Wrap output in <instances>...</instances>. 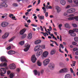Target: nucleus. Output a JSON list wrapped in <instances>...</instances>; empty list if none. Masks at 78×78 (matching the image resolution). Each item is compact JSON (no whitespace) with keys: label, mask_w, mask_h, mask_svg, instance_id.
<instances>
[{"label":"nucleus","mask_w":78,"mask_h":78,"mask_svg":"<svg viewBox=\"0 0 78 78\" xmlns=\"http://www.w3.org/2000/svg\"><path fill=\"white\" fill-rule=\"evenodd\" d=\"M24 47L25 48L24 49V51H28L29 50L30 47V45L28 43H27L24 45Z\"/></svg>","instance_id":"f257e3e1"},{"label":"nucleus","mask_w":78,"mask_h":78,"mask_svg":"<svg viewBox=\"0 0 78 78\" xmlns=\"http://www.w3.org/2000/svg\"><path fill=\"white\" fill-rule=\"evenodd\" d=\"M9 25V23L7 22H3L1 23V27H6Z\"/></svg>","instance_id":"f03ea898"},{"label":"nucleus","mask_w":78,"mask_h":78,"mask_svg":"<svg viewBox=\"0 0 78 78\" xmlns=\"http://www.w3.org/2000/svg\"><path fill=\"white\" fill-rule=\"evenodd\" d=\"M49 62L50 59H46L43 61V65L44 66H46L48 64Z\"/></svg>","instance_id":"7ed1b4c3"},{"label":"nucleus","mask_w":78,"mask_h":78,"mask_svg":"<svg viewBox=\"0 0 78 78\" xmlns=\"http://www.w3.org/2000/svg\"><path fill=\"white\" fill-rule=\"evenodd\" d=\"M43 51L41 49H39L38 50L36 54V56H39L40 55H41Z\"/></svg>","instance_id":"20e7f679"},{"label":"nucleus","mask_w":78,"mask_h":78,"mask_svg":"<svg viewBox=\"0 0 78 78\" xmlns=\"http://www.w3.org/2000/svg\"><path fill=\"white\" fill-rule=\"evenodd\" d=\"M75 9L74 8H71L68 10L67 12L68 13H70V14L75 12Z\"/></svg>","instance_id":"39448f33"},{"label":"nucleus","mask_w":78,"mask_h":78,"mask_svg":"<svg viewBox=\"0 0 78 78\" xmlns=\"http://www.w3.org/2000/svg\"><path fill=\"white\" fill-rule=\"evenodd\" d=\"M69 33L70 34L71 36H76V34L75 33H74V31L72 30H70L69 31Z\"/></svg>","instance_id":"423d86ee"},{"label":"nucleus","mask_w":78,"mask_h":78,"mask_svg":"<svg viewBox=\"0 0 78 78\" xmlns=\"http://www.w3.org/2000/svg\"><path fill=\"white\" fill-rule=\"evenodd\" d=\"M16 68V66L14 63L11 64L10 65V69H14Z\"/></svg>","instance_id":"0eeeda50"},{"label":"nucleus","mask_w":78,"mask_h":78,"mask_svg":"<svg viewBox=\"0 0 78 78\" xmlns=\"http://www.w3.org/2000/svg\"><path fill=\"white\" fill-rule=\"evenodd\" d=\"M31 60V61L33 63H34V62H36V61L37 60V58H36L35 55H34L32 56Z\"/></svg>","instance_id":"6e6552de"},{"label":"nucleus","mask_w":78,"mask_h":78,"mask_svg":"<svg viewBox=\"0 0 78 78\" xmlns=\"http://www.w3.org/2000/svg\"><path fill=\"white\" fill-rule=\"evenodd\" d=\"M68 72V69L66 68H63L61 69L60 71V73H65Z\"/></svg>","instance_id":"1a4fd4ad"},{"label":"nucleus","mask_w":78,"mask_h":78,"mask_svg":"<svg viewBox=\"0 0 78 78\" xmlns=\"http://www.w3.org/2000/svg\"><path fill=\"white\" fill-rule=\"evenodd\" d=\"M55 9L57 10V12L58 13H59V12H61V7H59L58 6H55Z\"/></svg>","instance_id":"9d476101"},{"label":"nucleus","mask_w":78,"mask_h":78,"mask_svg":"<svg viewBox=\"0 0 78 78\" xmlns=\"http://www.w3.org/2000/svg\"><path fill=\"white\" fill-rule=\"evenodd\" d=\"M48 52L47 51H45L44 52L43 54V57H42V58L43 59H44V58H46L47 56L48 55Z\"/></svg>","instance_id":"9b49d317"},{"label":"nucleus","mask_w":78,"mask_h":78,"mask_svg":"<svg viewBox=\"0 0 78 78\" xmlns=\"http://www.w3.org/2000/svg\"><path fill=\"white\" fill-rule=\"evenodd\" d=\"M40 47H41V45H40L38 44L35 47L34 49V50L35 51H36L39 50V48H40Z\"/></svg>","instance_id":"f8f14e48"},{"label":"nucleus","mask_w":78,"mask_h":78,"mask_svg":"<svg viewBox=\"0 0 78 78\" xmlns=\"http://www.w3.org/2000/svg\"><path fill=\"white\" fill-rule=\"evenodd\" d=\"M1 6H2V7H4V8H6V7H8V5L6 4V3L5 2L1 3Z\"/></svg>","instance_id":"ddd939ff"},{"label":"nucleus","mask_w":78,"mask_h":78,"mask_svg":"<svg viewBox=\"0 0 78 78\" xmlns=\"http://www.w3.org/2000/svg\"><path fill=\"white\" fill-rule=\"evenodd\" d=\"M60 3L61 4V5H62L63 6H64V5H66V1L64 0H60Z\"/></svg>","instance_id":"4468645a"},{"label":"nucleus","mask_w":78,"mask_h":78,"mask_svg":"<svg viewBox=\"0 0 78 78\" xmlns=\"http://www.w3.org/2000/svg\"><path fill=\"white\" fill-rule=\"evenodd\" d=\"M0 60L2 62H7V61H6V58H5V57L4 56L1 57Z\"/></svg>","instance_id":"2eb2a0df"},{"label":"nucleus","mask_w":78,"mask_h":78,"mask_svg":"<svg viewBox=\"0 0 78 78\" xmlns=\"http://www.w3.org/2000/svg\"><path fill=\"white\" fill-rule=\"evenodd\" d=\"M1 72L3 74H5L6 73V69L5 68H1Z\"/></svg>","instance_id":"dca6fc26"},{"label":"nucleus","mask_w":78,"mask_h":78,"mask_svg":"<svg viewBox=\"0 0 78 78\" xmlns=\"http://www.w3.org/2000/svg\"><path fill=\"white\" fill-rule=\"evenodd\" d=\"M8 36H9V33L6 32L5 34L4 35L2 36V38L3 39H6V37H8Z\"/></svg>","instance_id":"f3484780"},{"label":"nucleus","mask_w":78,"mask_h":78,"mask_svg":"<svg viewBox=\"0 0 78 78\" xmlns=\"http://www.w3.org/2000/svg\"><path fill=\"white\" fill-rule=\"evenodd\" d=\"M41 42V40H36L34 42V44L35 45H37V44H40Z\"/></svg>","instance_id":"a211bd4d"},{"label":"nucleus","mask_w":78,"mask_h":78,"mask_svg":"<svg viewBox=\"0 0 78 78\" xmlns=\"http://www.w3.org/2000/svg\"><path fill=\"white\" fill-rule=\"evenodd\" d=\"M65 78H72V77L70 75L68 74L65 75Z\"/></svg>","instance_id":"6ab92c4d"},{"label":"nucleus","mask_w":78,"mask_h":78,"mask_svg":"<svg viewBox=\"0 0 78 78\" xmlns=\"http://www.w3.org/2000/svg\"><path fill=\"white\" fill-rule=\"evenodd\" d=\"M16 52L14 51H10L8 52V54L9 55H13V54H15Z\"/></svg>","instance_id":"aec40b11"},{"label":"nucleus","mask_w":78,"mask_h":78,"mask_svg":"<svg viewBox=\"0 0 78 78\" xmlns=\"http://www.w3.org/2000/svg\"><path fill=\"white\" fill-rule=\"evenodd\" d=\"M26 31L25 29H23L20 31V34L22 35Z\"/></svg>","instance_id":"412c9836"},{"label":"nucleus","mask_w":78,"mask_h":78,"mask_svg":"<svg viewBox=\"0 0 78 78\" xmlns=\"http://www.w3.org/2000/svg\"><path fill=\"white\" fill-rule=\"evenodd\" d=\"M65 27H66V28H69L70 29L71 27H70V26L69 24L68 23H66L65 24Z\"/></svg>","instance_id":"4be33fe9"},{"label":"nucleus","mask_w":78,"mask_h":78,"mask_svg":"<svg viewBox=\"0 0 78 78\" xmlns=\"http://www.w3.org/2000/svg\"><path fill=\"white\" fill-rule=\"evenodd\" d=\"M7 66V63L6 62H4V63H2L0 65V66L1 67H6Z\"/></svg>","instance_id":"5701e85b"},{"label":"nucleus","mask_w":78,"mask_h":78,"mask_svg":"<svg viewBox=\"0 0 78 78\" xmlns=\"http://www.w3.org/2000/svg\"><path fill=\"white\" fill-rule=\"evenodd\" d=\"M32 38V34L31 33H29L28 34V39H31Z\"/></svg>","instance_id":"b1692460"},{"label":"nucleus","mask_w":78,"mask_h":78,"mask_svg":"<svg viewBox=\"0 0 78 78\" xmlns=\"http://www.w3.org/2000/svg\"><path fill=\"white\" fill-rule=\"evenodd\" d=\"M14 16V15L12 14H10L9 15V17H10V18H11V19H15V18H16V17L15 16Z\"/></svg>","instance_id":"393cba45"},{"label":"nucleus","mask_w":78,"mask_h":78,"mask_svg":"<svg viewBox=\"0 0 78 78\" xmlns=\"http://www.w3.org/2000/svg\"><path fill=\"white\" fill-rule=\"evenodd\" d=\"M37 65H38V66H42V63L39 60H38L37 61Z\"/></svg>","instance_id":"a878e982"},{"label":"nucleus","mask_w":78,"mask_h":78,"mask_svg":"<svg viewBox=\"0 0 78 78\" xmlns=\"http://www.w3.org/2000/svg\"><path fill=\"white\" fill-rule=\"evenodd\" d=\"M55 53H56V51L55 50H52L51 52V54L52 55H54Z\"/></svg>","instance_id":"bb28decb"},{"label":"nucleus","mask_w":78,"mask_h":78,"mask_svg":"<svg viewBox=\"0 0 78 78\" xmlns=\"http://www.w3.org/2000/svg\"><path fill=\"white\" fill-rule=\"evenodd\" d=\"M19 44L21 45H23L25 44V41H22L19 43Z\"/></svg>","instance_id":"cd10ccee"},{"label":"nucleus","mask_w":78,"mask_h":78,"mask_svg":"<svg viewBox=\"0 0 78 78\" xmlns=\"http://www.w3.org/2000/svg\"><path fill=\"white\" fill-rule=\"evenodd\" d=\"M48 67L49 68H50L51 69H53L54 68V67L53 66V65L51 64H50L48 66Z\"/></svg>","instance_id":"c85d7f7f"},{"label":"nucleus","mask_w":78,"mask_h":78,"mask_svg":"<svg viewBox=\"0 0 78 78\" xmlns=\"http://www.w3.org/2000/svg\"><path fill=\"white\" fill-rule=\"evenodd\" d=\"M15 37H16L15 36L12 37V38H11L9 40V41L12 42V41H13V40H14V39H15Z\"/></svg>","instance_id":"c756f323"},{"label":"nucleus","mask_w":78,"mask_h":78,"mask_svg":"<svg viewBox=\"0 0 78 78\" xmlns=\"http://www.w3.org/2000/svg\"><path fill=\"white\" fill-rule=\"evenodd\" d=\"M74 3L76 4L77 6H78V0H75L74 1Z\"/></svg>","instance_id":"7c9ffc66"},{"label":"nucleus","mask_w":78,"mask_h":78,"mask_svg":"<svg viewBox=\"0 0 78 78\" xmlns=\"http://www.w3.org/2000/svg\"><path fill=\"white\" fill-rule=\"evenodd\" d=\"M34 75H37L38 73V72H37V70H34Z\"/></svg>","instance_id":"2f4dec72"},{"label":"nucleus","mask_w":78,"mask_h":78,"mask_svg":"<svg viewBox=\"0 0 78 78\" xmlns=\"http://www.w3.org/2000/svg\"><path fill=\"white\" fill-rule=\"evenodd\" d=\"M14 76V74L13 73H11L10 75V77L11 78H13Z\"/></svg>","instance_id":"473e14b6"},{"label":"nucleus","mask_w":78,"mask_h":78,"mask_svg":"<svg viewBox=\"0 0 78 78\" xmlns=\"http://www.w3.org/2000/svg\"><path fill=\"white\" fill-rule=\"evenodd\" d=\"M75 19V18L74 17H71L69 18H68V20H73V19Z\"/></svg>","instance_id":"72a5a7b5"},{"label":"nucleus","mask_w":78,"mask_h":78,"mask_svg":"<svg viewBox=\"0 0 78 78\" xmlns=\"http://www.w3.org/2000/svg\"><path fill=\"white\" fill-rule=\"evenodd\" d=\"M74 41L76 42H78V37H75L74 38Z\"/></svg>","instance_id":"f704fd0d"},{"label":"nucleus","mask_w":78,"mask_h":78,"mask_svg":"<svg viewBox=\"0 0 78 78\" xmlns=\"http://www.w3.org/2000/svg\"><path fill=\"white\" fill-rule=\"evenodd\" d=\"M39 18L40 19H41V20H44V16H41L39 17Z\"/></svg>","instance_id":"c9c22d12"},{"label":"nucleus","mask_w":78,"mask_h":78,"mask_svg":"<svg viewBox=\"0 0 78 78\" xmlns=\"http://www.w3.org/2000/svg\"><path fill=\"white\" fill-rule=\"evenodd\" d=\"M13 5L14 6H15V7H17V6H18V4L16 3H14L13 4Z\"/></svg>","instance_id":"e433bc0d"},{"label":"nucleus","mask_w":78,"mask_h":78,"mask_svg":"<svg viewBox=\"0 0 78 78\" xmlns=\"http://www.w3.org/2000/svg\"><path fill=\"white\" fill-rule=\"evenodd\" d=\"M42 9L44 11V13H45V12H46V9L44 7H43L42 8Z\"/></svg>","instance_id":"4c0bfd02"},{"label":"nucleus","mask_w":78,"mask_h":78,"mask_svg":"<svg viewBox=\"0 0 78 78\" xmlns=\"http://www.w3.org/2000/svg\"><path fill=\"white\" fill-rule=\"evenodd\" d=\"M59 49H58L59 51V52H60V53H64V52H63V51H61V46H59Z\"/></svg>","instance_id":"58836bf2"},{"label":"nucleus","mask_w":78,"mask_h":78,"mask_svg":"<svg viewBox=\"0 0 78 78\" xmlns=\"http://www.w3.org/2000/svg\"><path fill=\"white\" fill-rule=\"evenodd\" d=\"M26 36L27 35L26 34H24L22 36V39H24V38H25V37H26Z\"/></svg>","instance_id":"ea45409f"},{"label":"nucleus","mask_w":78,"mask_h":78,"mask_svg":"<svg viewBox=\"0 0 78 78\" xmlns=\"http://www.w3.org/2000/svg\"><path fill=\"white\" fill-rule=\"evenodd\" d=\"M77 50H78V48H75L73 49V51H77Z\"/></svg>","instance_id":"a19ab883"},{"label":"nucleus","mask_w":78,"mask_h":78,"mask_svg":"<svg viewBox=\"0 0 78 78\" xmlns=\"http://www.w3.org/2000/svg\"><path fill=\"white\" fill-rule=\"evenodd\" d=\"M72 26L73 27H74L75 28H76L77 27V25L75 24H72Z\"/></svg>","instance_id":"79ce46f5"},{"label":"nucleus","mask_w":78,"mask_h":78,"mask_svg":"<svg viewBox=\"0 0 78 78\" xmlns=\"http://www.w3.org/2000/svg\"><path fill=\"white\" fill-rule=\"evenodd\" d=\"M73 30L74 31H76V32H78V29H74Z\"/></svg>","instance_id":"37998d69"},{"label":"nucleus","mask_w":78,"mask_h":78,"mask_svg":"<svg viewBox=\"0 0 78 78\" xmlns=\"http://www.w3.org/2000/svg\"><path fill=\"white\" fill-rule=\"evenodd\" d=\"M70 70L71 73H74V72H73V69H72V68H70Z\"/></svg>","instance_id":"c03bdc74"},{"label":"nucleus","mask_w":78,"mask_h":78,"mask_svg":"<svg viewBox=\"0 0 78 78\" xmlns=\"http://www.w3.org/2000/svg\"><path fill=\"white\" fill-rule=\"evenodd\" d=\"M44 71L43 69H42L41 71V74H43L44 73Z\"/></svg>","instance_id":"a18cd8bd"},{"label":"nucleus","mask_w":78,"mask_h":78,"mask_svg":"<svg viewBox=\"0 0 78 78\" xmlns=\"http://www.w3.org/2000/svg\"><path fill=\"white\" fill-rule=\"evenodd\" d=\"M11 48V47L10 46H9V47L7 48V50H10V49Z\"/></svg>","instance_id":"49530a36"},{"label":"nucleus","mask_w":78,"mask_h":78,"mask_svg":"<svg viewBox=\"0 0 78 78\" xmlns=\"http://www.w3.org/2000/svg\"><path fill=\"white\" fill-rule=\"evenodd\" d=\"M74 17L75 18V20L77 21H78V17H77V16H75Z\"/></svg>","instance_id":"de8ad7c7"},{"label":"nucleus","mask_w":78,"mask_h":78,"mask_svg":"<svg viewBox=\"0 0 78 78\" xmlns=\"http://www.w3.org/2000/svg\"><path fill=\"white\" fill-rule=\"evenodd\" d=\"M48 12H46V13L45 14V16L47 17H48Z\"/></svg>","instance_id":"09e8293b"},{"label":"nucleus","mask_w":78,"mask_h":78,"mask_svg":"<svg viewBox=\"0 0 78 78\" xmlns=\"http://www.w3.org/2000/svg\"><path fill=\"white\" fill-rule=\"evenodd\" d=\"M72 44L74 45H76V42H73Z\"/></svg>","instance_id":"8fccbe9b"},{"label":"nucleus","mask_w":78,"mask_h":78,"mask_svg":"<svg viewBox=\"0 0 78 78\" xmlns=\"http://www.w3.org/2000/svg\"><path fill=\"white\" fill-rule=\"evenodd\" d=\"M10 73H11V72L10 71H7V75H9V74H10Z\"/></svg>","instance_id":"3c124183"},{"label":"nucleus","mask_w":78,"mask_h":78,"mask_svg":"<svg viewBox=\"0 0 78 78\" xmlns=\"http://www.w3.org/2000/svg\"><path fill=\"white\" fill-rule=\"evenodd\" d=\"M40 29L41 31H44V29H43V28H42V26H40Z\"/></svg>","instance_id":"603ef678"},{"label":"nucleus","mask_w":78,"mask_h":78,"mask_svg":"<svg viewBox=\"0 0 78 78\" xmlns=\"http://www.w3.org/2000/svg\"><path fill=\"white\" fill-rule=\"evenodd\" d=\"M45 48V46L44 45H42L41 46V48H42L43 49H44V48Z\"/></svg>","instance_id":"864d4df0"},{"label":"nucleus","mask_w":78,"mask_h":78,"mask_svg":"<svg viewBox=\"0 0 78 78\" xmlns=\"http://www.w3.org/2000/svg\"><path fill=\"white\" fill-rule=\"evenodd\" d=\"M16 71L17 72H20V69H19V68H17L16 69Z\"/></svg>","instance_id":"5fc2aeb1"},{"label":"nucleus","mask_w":78,"mask_h":78,"mask_svg":"<svg viewBox=\"0 0 78 78\" xmlns=\"http://www.w3.org/2000/svg\"><path fill=\"white\" fill-rule=\"evenodd\" d=\"M60 47H61V48H64V46L63 45H62V44H60Z\"/></svg>","instance_id":"6e6d98bb"},{"label":"nucleus","mask_w":78,"mask_h":78,"mask_svg":"<svg viewBox=\"0 0 78 78\" xmlns=\"http://www.w3.org/2000/svg\"><path fill=\"white\" fill-rule=\"evenodd\" d=\"M70 8V5H68L66 7V9H69V8Z\"/></svg>","instance_id":"4d7b16f0"},{"label":"nucleus","mask_w":78,"mask_h":78,"mask_svg":"<svg viewBox=\"0 0 78 78\" xmlns=\"http://www.w3.org/2000/svg\"><path fill=\"white\" fill-rule=\"evenodd\" d=\"M62 26V25L61 24H60L58 25V28H60Z\"/></svg>","instance_id":"13d9d810"},{"label":"nucleus","mask_w":78,"mask_h":78,"mask_svg":"<svg viewBox=\"0 0 78 78\" xmlns=\"http://www.w3.org/2000/svg\"><path fill=\"white\" fill-rule=\"evenodd\" d=\"M32 9H28L27 10V12H30V11H31Z\"/></svg>","instance_id":"bf43d9fd"},{"label":"nucleus","mask_w":78,"mask_h":78,"mask_svg":"<svg viewBox=\"0 0 78 78\" xmlns=\"http://www.w3.org/2000/svg\"><path fill=\"white\" fill-rule=\"evenodd\" d=\"M27 23H30L31 22V20H29L27 21Z\"/></svg>","instance_id":"052dcab7"},{"label":"nucleus","mask_w":78,"mask_h":78,"mask_svg":"<svg viewBox=\"0 0 78 78\" xmlns=\"http://www.w3.org/2000/svg\"><path fill=\"white\" fill-rule=\"evenodd\" d=\"M69 3H72V0H68Z\"/></svg>","instance_id":"680f3d73"},{"label":"nucleus","mask_w":78,"mask_h":78,"mask_svg":"<svg viewBox=\"0 0 78 78\" xmlns=\"http://www.w3.org/2000/svg\"><path fill=\"white\" fill-rule=\"evenodd\" d=\"M49 28L50 30L51 31V30H52V28L51 26H49Z\"/></svg>","instance_id":"e2e57ef3"},{"label":"nucleus","mask_w":78,"mask_h":78,"mask_svg":"<svg viewBox=\"0 0 78 78\" xmlns=\"http://www.w3.org/2000/svg\"><path fill=\"white\" fill-rule=\"evenodd\" d=\"M46 9H49V6L48 5H47L46 6Z\"/></svg>","instance_id":"0e129e2a"},{"label":"nucleus","mask_w":78,"mask_h":78,"mask_svg":"<svg viewBox=\"0 0 78 78\" xmlns=\"http://www.w3.org/2000/svg\"><path fill=\"white\" fill-rule=\"evenodd\" d=\"M69 17H72V16H74V15L73 14L69 15Z\"/></svg>","instance_id":"69168bd1"},{"label":"nucleus","mask_w":78,"mask_h":78,"mask_svg":"<svg viewBox=\"0 0 78 78\" xmlns=\"http://www.w3.org/2000/svg\"><path fill=\"white\" fill-rule=\"evenodd\" d=\"M75 55H78V51H77L75 52Z\"/></svg>","instance_id":"338daca9"},{"label":"nucleus","mask_w":78,"mask_h":78,"mask_svg":"<svg viewBox=\"0 0 78 78\" xmlns=\"http://www.w3.org/2000/svg\"><path fill=\"white\" fill-rule=\"evenodd\" d=\"M75 58L76 59H78V56H75Z\"/></svg>","instance_id":"774afa93"}]
</instances>
